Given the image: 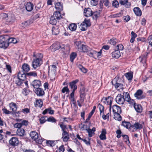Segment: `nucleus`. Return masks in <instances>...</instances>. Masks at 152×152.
I'll return each instance as SVG.
<instances>
[{"label": "nucleus", "mask_w": 152, "mask_h": 152, "mask_svg": "<svg viewBox=\"0 0 152 152\" xmlns=\"http://www.w3.org/2000/svg\"><path fill=\"white\" fill-rule=\"evenodd\" d=\"M30 136L32 139H34L36 142H39V137L38 134L35 131H32L31 132Z\"/></svg>", "instance_id": "11"}, {"label": "nucleus", "mask_w": 152, "mask_h": 152, "mask_svg": "<svg viewBox=\"0 0 152 152\" xmlns=\"http://www.w3.org/2000/svg\"><path fill=\"white\" fill-rule=\"evenodd\" d=\"M143 123H140L139 122H135L134 124L131 126V127L134 130L133 132L136 131L138 129H140L142 128Z\"/></svg>", "instance_id": "7"}, {"label": "nucleus", "mask_w": 152, "mask_h": 152, "mask_svg": "<svg viewBox=\"0 0 152 152\" xmlns=\"http://www.w3.org/2000/svg\"><path fill=\"white\" fill-rule=\"evenodd\" d=\"M66 48L64 45L60 44L58 42H56L54 43L50 47V49L52 51L54 52L60 48L65 49Z\"/></svg>", "instance_id": "2"}, {"label": "nucleus", "mask_w": 152, "mask_h": 152, "mask_svg": "<svg viewBox=\"0 0 152 152\" xmlns=\"http://www.w3.org/2000/svg\"><path fill=\"white\" fill-rule=\"evenodd\" d=\"M41 61L40 60L39 58H36L34 60L32 63L33 67L34 69H36L41 64Z\"/></svg>", "instance_id": "12"}, {"label": "nucleus", "mask_w": 152, "mask_h": 152, "mask_svg": "<svg viewBox=\"0 0 152 152\" xmlns=\"http://www.w3.org/2000/svg\"><path fill=\"white\" fill-rule=\"evenodd\" d=\"M57 142L56 141L47 140L46 141L47 145L48 146H49L52 147L54 146Z\"/></svg>", "instance_id": "40"}, {"label": "nucleus", "mask_w": 152, "mask_h": 152, "mask_svg": "<svg viewBox=\"0 0 152 152\" xmlns=\"http://www.w3.org/2000/svg\"><path fill=\"white\" fill-rule=\"evenodd\" d=\"M77 28V25L75 23L70 24L69 26V29L72 31H75Z\"/></svg>", "instance_id": "35"}, {"label": "nucleus", "mask_w": 152, "mask_h": 152, "mask_svg": "<svg viewBox=\"0 0 152 152\" xmlns=\"http://www.w3.org/2000/svg\"><path fill=\"white\" fill-rule=\"evenodd\" d=\"M113 111L114 113H121V108L117 105H114L112 107Z\"/></svg>", "instance_id": "16"}, {"label": "nucleus", "mask_w": 152, "mask_h": 152, "mask_svg": "<svg viewBox=\"0 0 152 152\" xmlns=\"http://www.w3.org/2000/svg\"><path fill=\"white\" fill-rule=\"evenodd\" d=\"M26 75L24 74V72H19L18 73L17 77L23 81H25V80L26 79Z\"/></svg>", "instance_id": "19"}, {"label": "nucleus", "mask_w": 152, "mask_h": 152, "mask_svg": "<svg viewBox=\"0 0 152 152\" xmlns=\"http://www.w3.org/2000/svg\"><path fill=\"white\" fill-rule=\"evenodd\" d=\"M127 102H128L129 104H130V106H134V105H135V104H136L134 100L132 99H130L129 100H128V101H127Z\"/></svg>", "instance_id": "56"}, {"label": "nucleus", "mask_w": 152, "mask_h": 152, "mask_svg": "<svg viewBox=\"0 0 152 152\" xmlns=\"http://www.w3.org/2000/svg\"><path fill=\"white\" fill-rule=\"evenodd\" d=\"M37 73L35 72H32L27 73L26 75L28 76L35 77L37 76Z\"/></svg>", "instance_id": "54"}, {"label": "nucleus", "mask_w": 152, "mask_h": 152, "mask_svg": "<svg viewBox=\"0 0 152 152\" xmlns=\"http://www.w3.org/2000/svg\"><path fill=\"white\" fill-rule=\"evenodd\" d=\"M30 91L29 89L24 88L22 90V93L25 96L27 95L30 93Z\"/></svg>", "instance_id": "50"}, {"label": "nucleus", "mask_w": 152, "mask_h": 152, "mask_svg": "<svg viewBox=\"0 0 152 152\" xmlns=\"http://www.w3.org/2000/svg\"><path fill=\"white\" fill-rule=\"evenodd\" d=\"M124 46L122 45L119 44L117 45L116 47L115 48V50H123Z\"/></svg>", "instance_id": "60"}, {"label": "nucleus", "mask_w": 152, "mask_h": 152, "mask_svg": "<svg viewBox=\"0 0 152 152\" xmlns=\"http://www.w3.org/2000/svg\"><path fill=\"white\" fill-rule=\"evenodd\" d=\"M148 53H145V54L139 58V59L141 62L143 64H145L146 61V59L147 58Z\"/></svg>", "instance_id": "18"}, {"label": "nucleus", "mask_w": 152, "mask_h": 152, "mask_svg": "<svg viewBox=\"0 0 152 152\" xmlns=\"http://www.w3.org/2000/svg\"><path fill=\"white\" fill-rule=\"evenodd\" d=\"M134 107L136 111L139 113H141L142 110V108L141 105L136 104Z\"/></svg>", "instance_id": "33"}, {"label": "nucleus", "mask_w": 152, "mask_h": 152, "mask_svg": "<svg viewBox=\"0 0 152 152\" xmlns=\"http://www.w3.org/2000/svg\"><path fill=\"white\" fill-rule=\"evenodd\" d=\"M77 56L76 53H72L70 56V61L73 62L74 59L76 58Z\"/></svg>", "instance_id": "59"}, {"label": "nucleus", "mask_w": 152, "mask_h": 152, "mask_svg": "<svg viewBox=\"0 0 152 152\" xmlns=\"http://www.w3.org/2000/svg\"><path fill=\"white\" fill-rule=\"evenodd\" d=\"M55 7L58 11H60L63 10V5L60 2H58L56 4Z\"/></svg>", "instance_id": "30"}, {"label": "nucleus", "mask_w": 152, "mask_h": 152, "mask_svg": "<svg viewBox=\"0 0 152 152\" xmlns=\"http://www.w3.org/2000/svg\"><path fill=\"white\" fill-rule=\"evenodd\" d=\"M7 36L0 37V47L5 49L9 45V43L7 42Z\"/></svg>", "instance_id": "1"}, {"label": "nucleus", "mask_w": 152, "mask_h": 152, "mask_svg": "<svg viewBox=\"0 0 152 152\" xmlns=\"http://www.w3.org/2000/svg\"><path fill=\"white\" fill-rule=\"evenodd\" d=\"M14 20V18L13 15H8V17L6 19V21L8 23L12 22Z\"/></svg>", "instance_id": "41"}, {"label": "nucleus", "mask_w": 152, "mask_h": 152, "mask_svg": "<svg viewBox=\"0 0 152 152\" xmlns=\"http://www.w3.org/2000/svg\"><path fill=\"white\" fill-rule=\"evenodd\" d=\"M98 107L99 108L100 112V114L102 115L103 113V110H104V107L102 105L99 104L98 105Z\"/></svg>", "instance_id": "61"}, {"label": "nucleus", "mask_w": 152, "mask_h": 152, "mask_svg": "<svg viewBox=\"0 0 152 152\" xmlns=\"http://www.w3.org/2000/svg\"><path fill=\"white\" fill-rule=\"evenodd\" d=\"M148 41L149 43L148 49L151 50L152 49V35L148 37Z\"/></svg>", "instance_id": "38"}, {"label": "nucleus", "mask_w": 152, "mask_h": 152, "mask_svg": "<svg viewBox=\"0 0 152 152\" xmlns=\"http://www.w3.org/2000/svg\"><path fill=\"white\" fill-rule=\"evenodd\" d=\"M22 68L24 72H27L30 70L29 66L27 64H24L22 66Z\"/></svg>", "instance_id": "39"}, {"label": "nucleus", "mask_w": 152, "mask_h": 152, "mask_svg": "<svg viewBox=\"0 0 152 152\" xmlns=\"http://www.w3.org/2000/svg\"><path fill=\"white\" fill-rule=\"evenodd\" d=\"M123 96H125V100L126 101H127L128 100L131 99L130 97L129 93L127 92H124L123 93Z\"/></svg>", "instance_id": "53"}, {"label": "nucleus", "mask_w": 152, "mask_h": 152, "mask_svg": "<svg viewBox=\"0 0 152 152\" xmlns=\"http://www.w3.org/2000/svg\"><path fill=\"white\" fill-rule=\"evenodd\" d=\"M33 5L30 2H28L26 5L25 7L26 10L29 12L31 11L33 8Z\"/></svg>", "instance_id": "23"}, {"label": "nucleus", "mask_w": 152, "mask_h": 152, "mask_svg": "<svg viewBox=\"0 0 152 152\" xmlns=\"http://www.w3.org/2000/svg\"><path fill=\"white\" fill-rule=\"evenodd\" d=\"M85 96V91L83 90H80V101L83 102L84 101V99Z\"/></svg>", "instance_id": "44"}, {"label": "nucleus", "mask_w": 152, "mask_h": 152, "mask_svg": "<svg viewBox=\"0 0 152 152\" xmlns=\"http://www.w3.org/2000/svg\"><path fill=\"white\" fill-rule=\"evenodd\" d=\"M13 81L18 86H24V85H25L27 87L28 83L27 82L23 81L17 77L14 78Z\"/></svg>", "instance_id": "5"}, {"label": "nucleus", "mask_w": 152, "mask_h": 152, "mask_svg": "<svg viewBox=\"0 0 152 152\" xmlns=\"http://www.w3.org/2000/svg\"><path fill=\"white\" fill-rule=\"evenodd\" d=\"M152 109H150L147 110L146 112V113L149 115L151 121H152Z\"/></svg>", "instance_id": "51"}, {"label": "nucleus", "mask_w": 152, "mask_h": 152, "mask_svg": "<svg viewBox=\"0 0 152 152\" xmlns=\"http://www.w3.org/2000/svg\"><path fill=\"white\" fill-rule=\"evenodd\" d=\"M112 4L113 7L117 8L118 7L119 3L117 1L114 0L113 1Z\"/></svg>", "instance_id": "63"}, {"label": "nucleus", "mask_w": 152, "mask_h": 152, "mask_svg": "<svg viewBox=\"0 0 152 152\" xmlns=\"http://www.w3.org/2000/svg\"><path fill=\"white\" fill-rule=\"evenodd\" d=\"M122 14L120 12L118 13L115 14L113 15H110L109 16V17L111 18H115L118 17H120L122 16Z\"/></svg>", "instance_id": "52"}, {"label": "nucleus", "mask_w": 152, "mask_h": 152, "mask_svg": "<svg viewBox=\"0 0 152 152\" xmlns=\"http://www.w3.org/2000/svg\"><path fill=\"white\" fill-rule=\"evenodd\" d=\"M90 25V20H85L80 24L79 27L81 31H84L86 30L88 26H89Z\"/></svg>", "instance_id": "3"}, {"label": "nucleus", "mask_w": 152, "mask_h": 152, "mask_svg": "<svg viewBox=\"0 0 152 152\" xmlns=\"http://www.w3.org/2000/svg\"><path fill=\"white\" fill-rule=\"evenodd\" d=\"M88 2L91 6H95L98 4L97 0H87Z\"/></svg>", "instance_id": "37"}, {"label": "nucleus", "mask_w": 152, "mask_h": 152, "mask_svg": "<svg viewBox=\"0 0 152 152\" xmlns=\"http://www.w3.org/2000/svg\"><path fill=\"white\" fill-rule=\"evenodd\" d=\"M59 32V29L58 26H55L52 28V33L53 34L56 35L58 34Z\"/></svg>", "instance_id": "26"}, {"label": "nucleus", "mask_w": 152, "mask_h": 152, "mask_svg": "<svg viewBox=\"0 0 152 152\" xmlns=\"http://www.w3.org/2000/svg\"><path fill=\"white\" fill-rule=\"evenodd\" d=\"M16 121L20 122L21 121V123H20L22 126L23 125L26 126L28 124V122L26 120H23L22 119H16Z\"/></svg>", "instance_id": "31"}, {"label": "nucleus", "mask_w": 152, "mask_h": 152, "mask_svg": "<svg viewBox=\"0 0 152 152\" xmlns=\"http://www.w3.org/2000/svg\"><path fill=\"white\" fill-rule=\"evenodd\" d=\"M96 51L91 50L88 53V55L91 57H93L94 58H95V54Z\"/></svg>", "instance_id": "49"}, {"label": "nucleus", "mask_w": 152, "mask_h": 152, "mask_svg": "<svg viewBox=\"0 0 152 152\" xmlns=\"http://www.w3.org/2000/svg\"><path fill=\"white\" fill-rule=\"evenodd\" d=\"M113 99L112 97L108 96L105 98L103 101V102L105 104L110 105V108L109 110L110 111L111 109V105Z\"/></svg>", "instance_id": "10"}, {"label": "nucleus", "mask_w": 152, "mask_h": 152, "mask_svg": "<svg viewBox=\"0 0 152 152\" xmlns=\"http://www.w3.org/2000/svg\"><path fill=\"white\" fill-rule=\"evenodd\" d=\"M9 106L10 110H12V112H15L17 110L18 106L15 103L13 102H11L9 104Z\"/></svg>", "instance_id": "14"}, {"label": "nucleus", "mask_w": 152, "mask_h": 152, "mask_svg": "<svg viewBox=\"0 0 152 152\" xmlns=\"http://www.w3.org/2000/svg\"><path fill=\"white\" fill-rule=\"evenodd\" d=\"M119 3L122 5H125V6L127 7H129L131 4L128 1V0H120Z\"/></svg>", "instance_id": "21"}, {"label": "nucleus", "mask_w": 152, "mask_h": 152, "mask_svg": "<svg viewBox=\"0 0 152 152\" xmlns=\"http://www.w3.org/2000/svg\"><path fill=\"white\" fill-rule=\"evenodd\" d=\"M127 79L129 80H131L133 77L131 73H127L125 75Z\"/></svg>", "instance_id": "57"}, {"label": "nucleus", "mask_w": 152, "mask_h": 152, "mask_svg": "<svg viewBox=\"0 0 152 152\" xmlns=\"http://www.w3.org/2000/svg\"><path fill=\"white\" fill-rule=\"evenodd\" d=\"M17 134L20 136H23L25 134V131L23 128L18 129L17 131Z\"/></svg>", "instance_id": "27"}, {"label": "nucleus", "mask_w": 152, "mask_h": 152, "mask_svg": "<svg viewBox=\"0 0 152 152\" xmlns=\"http://www.w3.org/2000/svg\"><path fill=\"white\" fill-rule=\"evenodd\" d=\"M92 11L89 8L85 9L84 10V14L85 16L88 17L91 16L92 15Z\"/></svg>", "instance_id": "13"}, {"label": "nucleus", "mask_w": 152, "mask_h": 152, "mask_svg": "<svg viewBox=\"0 0 152 152\" xmlns=\"http://www.w3.org/2000/svg\"><path fill=\"white\" fill-rule=\"evenodd\" d=\"M62 138L64 141H67L69 138V137L68 132H63L62 133Z\"/></svg>", "instance_id": "25"}, {"label": "nucleus", "mask_w": 152, "mask_h": 152, "mask_svg": "<svg viewBox=\"0 0 152 152\" xmlns=\"http://www.w3.org/2000/svg\"><path fill=\"white\" fill-rule=\"evenodd\" d=\"M53 16L58 20H60L62 18L60 11H55L54 12Z\"/></svg>", "instance_id": "29"}, {"label": "nucleus", "mask_w": 152, "mask_h": 152, "mask_svg": "<svg viewBox=\"0 0 152 152\" xmlns=\"http://www.w3.org/2000/svg\"><path fill=\"white\" fill-rule=\"evenodd\" d=\"M134 12L135 14L138 16H140L142 14V12L140 9L138 7H136L134 8Z\"/></svg>", "instance_id": "28"}, {"label": "nucleus", "mask_w": 152, "mask_h": 152, "mask_svg": "<svg viewBox=\"0 0 152 152\" xmlns=\"http://www.w3.org/2000/svg\"><path fill=\"white\" fill-rule=\"evenodd\" d=\"M76 48L78 50L81 49V48L83 44H81V42L80 40H76L74 42Z\"/></svg>", "instance_id": "24"}, {"label": "nucleus", "mask_w": 152, "mask_h": 152, "mask_svg": "<svg viewBox=\"0 0 152 152\" xmlns=\"http://www.w3.org/2000/svg\"><path fill=\"white\" fill-rule=\"evenodd\" d=\"M116 102L119 104H123L125 102L124 96L121 94H118L115 98Z\"/></svg>", "instance_id": "6"}, {"label": "nucleus", "mask_w": 152, "mask_h": 152, "mask_svg": "<svg viewBox=\"0 0 152 152\" xmlns=\"http://www.w3.org/2000/svg\"><path fill=\"white\" fill-rule=\"evenodd\" d=\"M32 23V22H31V21L28 20L22 23L20 25V26L23 28H25L28 26Z\"/></svg>", "instance_id": "36"}, {"label": "nucleus", "mask_w": 152, "mask_h": 152, "mask_svg": "<svg viewBox=\"0 0 152 152\" xmlns=\"http://www.w3.org/2000/svg\"><path fill=\"white\" fill-rule=\"evenodd\" d=\"M57 20H58L54 16H52L50 19V23L53 25H55L57 23Z\"/></svg>", "instance_id": "34"}, {"label": "nucleus", "mask_w": 152, "mask_h": 152, "mask_svg": "<svg viewBox=\"0 0 152 152\" xmlns=\"http://www.w3.org/2000/svg\"><path fill=\"white\" fill-rule=\"evenodd\" d=\"M122 125L124 127H126V128H129L131 127L130 123L128 122H122Z\"/></svg>", "instance_id": "48"}, {"label": "nucleus", "mask_w": 152, "mask_h": 152, "mask_svg": "<svg viewBox=\"0 0 152 152\" xmlns=\"http://www.w3.org/2000/svg\"><path fill=\"white\" fill-rule=\"evenodd\" d=\"M33 56L34 57H35L36 58H39L40 61H41V58L43 57V55L42 54L38 53L37 54V55H36L34 52V53Z\"/></svg>", "instance_id": "58"}, {"label": "nucleus", "mask_w": 152, "mask_h": 152, "mask_svg": "<svg viewBox=\"0 0 152 152\" xmlns=\"http://www.w3.org/2000/svg\"><path fill=\"white\" fill-rule=\"evenodd\" d=\"M56 66L55 65H51L48 67V75L49 76H55L56 72Z\"/></svg>", "instance_id": "4"}, {"label": "nucleus", "mask_w": 152, "mask_h": 152, "mask_svg": "<svg viewBox=\"0 0 152 152\" xmlns=\"http://www.w3.org/2000/svg\"><path fill=\"white\" fill-rule=\"evenodd\" d=\"M35 93L36 94L39 96H42L44 94V92L43 89L41 88H37L35 91Z\"/></svg>", "instance_id": "22"}, {"label": "nucleus", "mask_w": 152, "mask_h": 152, "mask_svg": "<svg viewBox=\"0 0 152 152\" xmlns=\"http://www.w3.org/2000/svg\"><path fill=\"white\" fill-rule=\"evenodd\" d=\"M43 102L40 99L37 100L36 101L35 105L38 107H41L43 105Z\"/></svg>", "instance_id": "47"}, {"label": "nucleus", "mask_w": 152, "mask_h": 152, "mask_svg": "<svg viewBox=\"0 0 152 152\" xmlns=\"http://www.w3.org/2000/svg\"><path fill=\"white\" fill-rule=\"evenodd\" d=\"M143 92L142 90L139 89L134 94V96L137 99H141L145 98V96L142 95Z\"/></svg>", "instance_id": "9"}, {"label": "nucleus", "mask_w": 152, "mask_h": 152, "mask_svg": "<svg viewBox=\"0 0 152 152\" xmlns=\"http://www.w3.org/2000/svg\"><path fill=\"white\" fill-rule=\"evenodd\" d=\"M83 141L87 145H90V139L89 138H86L83 139Z\"/></svg>", "instance_id": "64"}, {"label": "nucleus", "mask_w": 152, "mask_h": 152, "mask_svg": "<svg viewBox=\"0 0 152 152\" xmlns=\"http://www.w3.org/2000/svg\"><path fill=\"white\" fill-rule=\"evenodd\" d=\"M112 56L113 58L116 59L118 58L121 56L120 51L116 50L112 52Z\"/></svg>", "instance_id": "20"}, {"label": "nucleus", "mask_w": 152, "mask_h": 152, "mask_svg": "<svg viewBox=\"0 0 152 152\" xmlns=\"http://www.w3.org/2000/svg\"><path fill=\"white\" fill-rule=\"evenodd\" d=\"M79 80L77 79L76 80L70 83L69 86L71 89L73 90H75L77 88V86L76 85V84L78 82Z\"/></svg>", "instance_id": "17"}, {"label": "nucleus", "mask_w": 152, "mask_h": 152, "mask_svg": "<svg viewBox=\"0 0 152 152\" xmlns=\"http://www.w3.org/2000/svg\"><path fill=\"white\" fill-rule=\"evenodd\" d=\"M106 134V130L103 129L102 130L101 134L99 135V137L102 140H104L106 139L105 134Z\"/></svg>", "instance_id": "32"}, {"label": "nucleus", "mask_w": 152, "mask_h": 152, "mask_svg": "<svg viewBox=\"0 0 152 152\" xmlns=\"http://www.w3.org/2000/svg\"><path fill=\"white\" fill-rule=\"evenodd\" d=\"M10 144L12 146H17L19 143L18 138L16 137H12L9 141Z\"/></svg>", "instance_id": "8"}, {"label": "nucleus", "mask_w": 152, "mask_h": 152, "mask_svg": "<svg viewBox=\"0 0 152 152\" xmlns=\"http://www.w3.org/2000/svg\"><path fill=\"white\" fill-rule=\"evenodd\" d=\"M7 42L9 43H15L17 42V40L16 39L13 38H9L7 36Z\"/></svg>", "instance_id": "46"}, {"label": "nucleus", "mask_w": 152, "mask_h": 152, "mask_svg": "<svg viewBox=\"0 0 152 152\" xmlns=\"http://www.w3.org/2000/svg\"><path fill=\"white\" fill-rule=\"evenodd\" d=\"M32 84L34 88H37L41 86V83L40 81L36 80L32 82Z\"/></svg>", "instance_id": "15"}, {"label": "nucleus", "mask_w": 152, "mask_h": 152, "mask_svg": "<svg viewBox=\"0 0 152 152\" xmlns=\"http://www.w3.org/2000/svg\"><path fill=\"white\" fill-rule=\"evenodd\" d=\"M110 113L109 112L106 115L104 114V113H102L101 115H102V118L104 119L105 120L107 119H108L109 118V116L110 115Z\"/></svg>", "instance_id": "62"}, {"label": "nucleus", "mask_w": 152, "mask_h": 152, "mask_svg": "<svg viewBox=\"0 0 152 152\" xmlns=\"http://www.w3.org/2000/svg\"><path fill=\"white\" fill-rule=\"evenodd\" d=\"M93 18L94 19L96 20L100 16V13L99 11H96L92 13Z\"/></svg>", "instance_id": "42"}, {"label": "nucleus", "mask_w": 152, "mask_h": 152, "mask_svg": "<svg viewBox=\"0 0 152 152\" xmlns=\"http://www.w3.org/2000/svg\"><path fill=\"white\" fill-rule=\"evenodd\" d=\"M121 113H114V118L117 120L120 121L121 120V116L120 115V114Z\"/></svg>", "instance_id": "43"}, {"label": "nucleus", "mask_w": 152, "mask_h": 152, "mask_svg": "<svg viewBox=\"0 0 152 152\" xmlns=\"http://www.w3.org/2000/svg\"><path fill=\"white\" fill-rule=\"evenodd\" d=\"M78 68L83 72L86 73L87 72V70L82 66L81 65H79L78 66Z\"/></svg>", "instance_id": "55"}, {"label": "nucleus", "mask_w": 152, "mask_h": 152, "mask_svg": "<svg viewBox=\"0 0 152 152\" xmlns=\"http://www.w3.org/2000/svg\"><path fill=\"white\" fill-rule=\"evenodd\" d=\"M88 50V47L87 46L83 45L81 48V49L79 50L80 51H82L84 52H87Z\"/></svg>", "instance_id": "45"}]
</instances>
